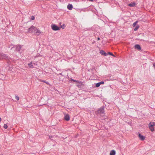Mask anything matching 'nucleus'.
<instances>
[{
	"instance_id": "11",
	"label": "nucleus",
	"mask_w": 155,
	"mask_h": 155,
	"mask_svg": "<svg viewBox=\"0 0 155 155\" xmlns=\"http://www.w3.org/2000/svg\"><path fill=\"white\" fill-rule=\"evenodd\" d=\"M73 6L72 5L69 4L67 6V8L70 10H71L72 9Z\"/></svg>"
},
{
	"instance_id": "5",
	"label": "nucleus",
	"mask_w": 155,
	"mask_h": 155,
	"mask_svg": "<svg viewBox=\"0 0 155 155\" xmlns=\"http://www.w3.org/2000/svg\"><path fill=\"white\" fill-rule=\"evenodd\" d=\"M7 58V55L2 53H0V59H6Z\"/></svg>"
},
{
	"instance_id": "9",
	"label": "nucleus",
	"mask_w": 155,
	"mask_h": 155,
	"mask_svg": "<svg viewBox=\"0 0 155 155\" xmlns=\"http://www.w3.org/2000/svg\"><path fill=\"white\" fill-rule=\"evenodd\" d=\"M100 53L102 55L105 56L107 55V54L103 50H101L100 51Z\"/></svg>"
},
{
	"instance_id": "2",
	"label": "nucleus",
	"mask_w": 155,
	"mask_h": 155,
	"mask_svg": "<svg viewBox=\"0 0 155 155\" xmlns=\"http://www.w3.org/2000/svg\"><path fill=\"white\" fill-rule=\"evenodd\" d=\"M52 29L54 31L59 30L61 29V28L58 26L56 25L52 24L51 25Z\"/></svg>"
},
{
	"instance_id": "22",
	"label": "nucleus",
	"mask_w": 155,
	"mask_h": 155,
	"mask_svg": "<svg viewBox=\"0 0 155 155\" xmlns=\"http://www.w3.org/2000/svg\"><path fill=\"white\" fill-rule=\"evenodd\" d=\"M35 19V17L34 16H32L31 17V19L32 20H33Z\"/></svg>"
},
{
	"instance_id": "18",
	"label": "nucleus",
	"mask_w": 155,
	"mask_h": 155,
	"mask_svg": "<svg viewBox=\"0 0 155 155\" xmlns=\"http://www.w3.org/2000/svg\"><path fill=\"white\" fill-rule=\"evenodd\" d=\"M138 22V21H136L133 24V27H134L137 24V23Z\"/></svg>"
},
{
	"instance_id": "13",
	"label": "nucleus",
	"mask_w": 155,
	"mask_h": 155,
	"mask_svg": "<svg viewBox=\"0 0 155 155\" xmlns=\"http://www.w3.org/2000/svg\"><path fill=\"white\" fill-rule=\"evenodd\" d=\"M21 48V47L20 45H18L16 47V50L18 51H19Z\"/></svg>"
},
{
	"instance_id": "16",
	"label": "nucleus",
	"mask_w": 155,
	"mask_h": 155,
	"mask_svg": "<svg viewBox=\"0 0 155 155\" xmlns=\"http://www.w3.org/2000/svg\"><path fill=\"white\" fill-rule=\"evenodd\" d=\"M28 65L29 66V67L30 68H33L34 67V66L32 64V63L31 62V63H29L28 64Z\"/></svg>"
},
{
	"instance_id": "27",
	"label": "nucleus",
	"mask_w": 155,
	"mask_h": 155,
	"mask_svg": "<svg viewBox=\"0 0 155 155\" xmlns=\"http://www.w3.org/2000/svg\"><path fill=\"white\" fill-rule=\"evenodd\" d=\"M97 40H100V38H97Z\"/></svg>"
},
{
	"instance_id": "26",
	"label": "nucleus",
	"mask_w": 155,
	"mask_h": 155,
	"mask_svg": "<svg viewBox=\"0 0 155 155\" xmlns=\"http://www.w3.org/2000/svg\"><path fill=\"white\" fill-rule=\"evenodd\" d=\"M153 66L154 67V68L155 69V63L153 64Z\"/></svg>"
},
{
	"instance_id": "6",
	"label": "nucleus",
	"mask_w": 155,
	"mask_h": 155,
	"mask_svg": "<svg viewBox=\"0 0 155 155\" xmlns=\"http://www.w3.org/2000/svg\"><path fill=\"white\" fill-rule=\"evenodd\" d=\"M98 113L100 115H102L104 113V110L103 108H100L97 111Z\"/></svg>"
},
{
	"instance_id": "21",
	"label": "nucleus",
	"mask_w": 155,
	"mask_h": 155,
	"mask_svg": "<svg viewBox=\"0 0 155 155\" xmlns=\"http://www.w3.org/2000/svg\"><path fill=\"white\" fill-rule=\"evenodd\" d=\"M108 54H109L110 55H112L113 56H114V57L115 56L114 54H113L111 52H109L108 53Z\"/></svg>"
},
{
	"instance_id": "10",
	"label": "nucleus",
	"mask_w": 155,
	"mask_h": 155,
	"mask_svg": "<svg viewBox=\"0 0 155 155\" xmlns=\"http://www.w3.org/2000/svg\"><path fill=\"white\" fill-rule=\"evenodd\" d=\"M64 119L67 121H68L70 120L69 116L68 114L66 115L64 117Z\"/></svg>"
},
{
	"instance_id": "19",
	"label": "nucleus",
	"mask_w": 155,
	"mask_h": 155,
	"mask_svg": "<svg viewBox=\"0 0 155 155\" xmlns=\"http://www.w3.org/2000/svg\"><path fill=\"white\" fill-rule=\"evenodd\" d=\"M65 25L64 24H63L61 26V28L62 29H64L65 28Z\"/></svg>"
},
{
	"instance_id": "12",
	"label": "nucleus",
	"mask_w": 155,
	"mask_h": 155,
	"mask_svg": "<svg viewBox=\"0 0 155 155\" xmlns=\"http://www.w3.org/2000/svg\"><path fill=\"white\" fill-rule=\"evenodd\" d=\"M116 154V152L115 150H112L110 152V155H115Z\"/></svg>"
},
{
	"instance_id": "23",
	"label": "nucleus",
	"mask_w": 155,
	"mask_h": 155,
	"mask_svg": "<svg viewBox=\"0 0 155 155\" xmlns=\"http://www.w3.org/2000/svg\"><path fill=\"white\" fill-rule=\"evenodd\" d=\"M15 97V98H16V99H17V100L18 101V100H19V97H18L17 96H16Z\"/></svg>"
},
{
	"instance_id": "25",
	"label": "nucleus",
	"mask_w": 155,
	"mask_h": 155,
	"mask_svg": "<svg viewBox=\"0 0 155 155\" xmlns=\"http://www.w3.org/2000/svg\"><path fill=\"white\" fill-rule=\"evenodd\" d=\"M71 80L74 82H78V81H77L75 80H73V79H71Z\"/></svg>"
},
{
	"instance_id": "24",
	"label": "nucleus",
	"mask_w": 155,
	"mask_h": 155,
	"mask_svg": "<svg viewBox=\"0 0 155 155\" xmlns=\"http://www.w3.org/2000/svg\"><path fill=\"white\" fill-rule=\"evenodd\" d=\"M42 81V82H45V83H46L47 84H48V82H47L46 81H43V80H41V81Z\"/></svg>"
},
{
	"instance_id": "8",
	"label": "nucleus",
	"mask_w": 155,
	"mask_h": 155,
	"mask_svg": "<svg viewBox=\"0 0 155 155\" xmlns=\"http://www.w3.org/2000/svg\"><path fill=\"white\" fill-rule=\"evenodd\" d=\"M104 82L103 81L100 82L99 83H98L96 84L95 85V86L96 87H98L100 86L101 84H104Z\"/></svg>"
},
{
	"instance_id": "20",
	"label": "nucleus",
	"mask_w": 155,
	"mask_h": 155,
	"mask_svg": "<svg viewBox=\"0 0 155 155\" xmlns=\"http://www.w3.org/2000/svg\"><path fill=\"white\" fill-rule=\"evenodd\" d=\"M3 127L5 129H7L8 127V126L6 124H4V125Z\"/></svg>"
},
{
	"instance_id": "3",
	"label": "nucleus",
	"mask_w": 155,
	"mask_h": 155,
	"mask_svg": "<svg viewBox=\"0 0 155 155\" xmlns=\"http://www.w3.org/2000/svg\"><path fill=\"white\" fill-rule=\"evenodd\" d=\"M155 125L154 122H151L149 124V127L150 130L153 132L154 131L153 126Z\"/></svg>"
},
{
	"instance_id": "7",
	"label": "nucleus",
	"mask_w": 155,
	"mask_h": 155,
	"mask_svg": "<svg viewBox=\"0 0 155 155\" xmlns=\"http://www.w3.org/2000/svg\"><path fill=\"white\" fill-rule=\"evenodd\" d=\"M139 137L141 140H143L145 139V137L141 135L140 134H139L138 135Z\"/></svg>"
},
{
	"instance_id": "14",
	"label": "nucleus",
	"mask_w": 155,
	"mask_h": 155,
	"mask_svg": "<svg viewBox=\"0 0 155 155\" xmlns=\"http://www.w3.org/2000/svg\"><path fill=\"white\" fill-rule=\"evenodd\" d=\"M135 4L134 2H133L132 3H130L128 4V5L129 6L133 7L135 6Z\"/></svg>"
},
{
	"instance_id": "17",
	"label": "nucleus",
	"mask_w": 155,
	"mask_h": 155,
	"mask_svg": "<svg viewBox=\"0 0 155 155\" xmlns=\"http://www.w3.org/2000/svg\"><path fill=\"white\" fill-rule=\"evenodd\" d=\"M139 28V25H137L136 26V27L134 29V31H137L138 30V29Z\"/></svg>"
},
{
	"instance_id": "4",
	"label": "nucleus",
	"mask_w": 155,
	"mask_h": 155,
	"mask_svg": "<svg viewBox=\"0 0 155 155\" xmlns=\"http://www.w3.org/2000/svg\"><path fill=\"white\" fill-rule=\"evenodd\" d=\"M42 33V32L41 31L39 28H36L35 30V33L36 34L38 35H39L40 34H41Z\"/></svg>"
},
{
	"instance_id": "15",
	"label": "nucleus",
	"mask_w": 155,
	"mask_h": 155,
	"mask_svg": "<svg viewBox=\"0 0 155 155\" xmlns=\"http://www.w3.org/2000/svg\"><path fill=\"white\" fill-rule=\"evenodd\" d=\"M135 48L138 50H140L141 48L139 45H137L135 46Z\"/></svg>"
},
{
	"instance_id": "1",
	"label": "nucleus",
	"mask_w": 155,
	"mask_h": 155,
	"mask_svg": "<svg viewBox=\"0 0 155 155\" xmlns=\"http://www.w3.org/2000/svg\"><path fill=\"white\" fill-rule=\"evenodd\" d=\"M36 28L35 27L31 26L30 28L28 29V32L31 33H35Z\"/></svg>"
}]
</instances>
